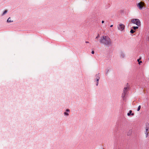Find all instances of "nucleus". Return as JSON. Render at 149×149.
<instances>
[{
	"label": "nucleus",
	"instance_id": "nucleus-1",
	"mask_svg": "<svg viewBox=\"0 0 149 149\" xmlns=\"http://www.w3.org/2000/svg\"><path fill=\"white\" fill-rule=\"evenodd\" d=\"M99 41L100 43L105 46H109L112 44L111 40L107 36H102L99 39Z\"/></svg>",
	"mask_w": 149,
	"mask_h": 149
},
{
	"label": "nucleus",
	"instance_id": "nucleus-2",
	"mask_svg": "<svg viewBox=\"0 0 149 149\" xmlns=\"http://www.w3.org/2000/svg\"><path fill=\"white\" fill-rule=\"evenodd\" d=\"M129 89V88L128 86L125 87L123 91V93L122 95V97L123 100H125V96L127 94V92Z\"/></svg>",
	"mask_w": 149,
	"mask_h": 149
},
{
	"label": "nucleus",
	"instance_id": "nucleus-3",
	"mask_svg": "<svg viewBox=\"0 0 149 149\" xmlns=\"http://www.w3.org/2000/svg\"><path fill=\"white\" fill-rule=\"evenodd\" d=\"M131 22L133 24H135L137 26H139L141 24V22L138 19H133L131 20Z\"/></svg>",
	"mask_w": 149,
	"mask_h": 149
},
{
	"label": "nucleus",
	"instance_id": "nucleus-4",
	"mask_svg": "<svg viewBox=\"0 0 149 149\" xmlns=\"http://www.w3.org/2000/svg\"><path fill=\"white\" fill-rule=\"evenodd\" d=\"M145 6V3L144 2L142 1L138 3L137 5V6L140 10L142 9Z\"/></svg>",
	"mask_w": 149,
	"mask_h": 149
},
{
	"label": "nucleus",
	"instance_id": "nucleus-5",
	"mask_svg": "<svg viewBox=\"0 0 149 149\" xmlns=\"http://www.w3.org/2000/svg\"><path fill=\"white\" fill-rule=\"evenodd\" d=\"M95 82L96 85L97 86L98 84L100 78L99 73L95 75Z\"/></svg>",
	"mask_w": 149,
	"mask_h": 149
},
{
	"label": "nucleus",
	"instance_id": "nucleus-6",
	"mask_svg": "<svg viewBox=\"0 0 149 149\" xmlns=\"http://www.w3.org/2000/svg\"><path fill=\"white\" fill-rule=\"evenodd\" d=\"M125 26L123 24H120L118 26V30L122 31L125 28Z\"/></svg>",
	"mask_w": 149,
	"mask_h": 149
},
{
	"label": "nucleus",
	"instance_id": "nucleus-7",
	"mask_svg": "<svg viewBox=\"0 0 149 149\" xmlns=\"http://www.w3.org/2000/svg\"><path fill=\"white\" fill-rule=\"evenodd\" d=\"M149 132V130H148L147 129H146V131L145 132V133L146 134V138L148 136Z\"/></svg>",
	"mask_w": 149,
	"mask_h": 149
},
{
	"label": "nucleus",
	"instance_id": "nucleus-8",
	"mask_svg": "<svg viewBox=\"0 0 149 149\" xmlns=\"http://www.w3.org/2000/svg\"><path fill=\"white\" fill-rule=\"evenodd\" d=\"M132 111L131 110H130L129 112L128 113H127V115L128 116H130L131 115L132 116H134V113H132Z\"/></svg>",
	"mask_w": 149,
	"mask_h": 149
},
{
	"label": "nucleus",
	"instance_id": "nucleus-9",
	"mask_svg": "<svg viewBox=\"0 0 149 149\" xmlns=\"http://www.w3.org/2000/svg\"><path fill=\"white\" fill-rule=\"evenodd\" d=\"M120 56L121 58H124L125 57V55L123 52H121L120 53Z\"/></svg>",
	"mask_w": 149,
	"mask_h": 149
},
{
	"label": "nucleus",
	"instance_id": "nucleus-10",
	"mask_svg": "<svg viewBox=\"0 0 149 149\" xmlns=\"http://www.w3.org/2000/svg\"><path fill=\"white\" fill-rule=\"evenodd\" d=\"M145 129L148 130L149 129V124L147 123L146 124V127H145Z\"/></svg>",
	"mask_w": 149,
	"mask_h": 149
},
{
	"label": "nucleus",
	"instance_id": "nucleus-11",
	"mask_svg": "<svg viewBox=\"0 0 149 149\" xmlns=\"http://www.w3.org/2000/svg\"><path fill=\"white\" fill-rule=\"evenodd\" d=\"M117 125L118 126V127H120V128H122V127H123V125H122L121 123H117Z\"/></svg>",
	"mask_w": 149,
	"mask_h": 149
},
{
	"label": "nucleus",
	"instance_id": "nucleus-12",
	"mask_svg": "<svg viewBox=\"0 0 149 149\" xmlns=\"http://www.w3.org/2000/svg\"><path fill=\"white\" fill-rule=\"evenodd\" d=\"M7 21L8 22H13V21H12L11 20V19L10 17H9Z\"/></svg>",
	"mask_w": 149,
	"mask_h": 149
},
{
	"label": "nucleus",
	"instance_id": "nucleus-13",
	"mask_svg": "<svg viewBox=\"0 0 149 149\" xmlns=\"http://www.w3.org/2000/svg\"><path fill=\"white\" fill-rule=\"evenodd\" d=\"M138 26H133L132 27V29H133L134 30H135L137 29H138Z\"/></svg>",
	"mask_w": 149,
	"mask_h": 149
},
{
	"label": "nucleus",
	"instance_id": "nucleus-14",
	"mask_svg": "<svg viewBox=\"0 0 149 149\" xmlns=\"http://www.w3.org/2000/svg\"><path fill=\"white\" fill-rule=\"evenodd\" d=\"M109 69H108V68H107L106 70V72H105V74H106V75H107L109 72Z\"/></svg>",
	"mask_w": 149,
	"mask_h": 149
},
{
	"label": "nucleus",
	"instance_id": "nucleus-15",
	"mask_svg": "<svg viewBox=\"0 0 149 149\" xmlns=\"http://www.w3.org/2000/svg\"><path fill=\"white\" fill-rule=\"evenodd\" d=\"M135 30H134V29H132L131 30H130V32L132 33H134L135 32Z\"/></svg>",
	"mask_w": 149,
	"mask_h": 149
},
{
	"label": "nucleus",
	"instance_id": "nucleus-16",
	"mask_svg": "<svg viewBox=\"0 0 149 149\" xmlns=\"http://www.w3.org/2000/svg\"><path fill=\"white\" fill-rule=\"evenodd\" d=\"M141 108V106L140 105L139 106V107H138V109H137V111H139L140 110Z\"/></svg>",
	"mask_w": 149,
	"mask_h": 149
},
{
	"label": "nucleus",
	"instance_id": "nucleus-17",
	"mask_svg": "<svg viewBox=\"0 0 149 149\" xmlns=\"http://www.w3.org/2000/svg\"><path fill=\"white\" fill-rule=\"evenodd\" d=\"M140 59H137V61L138 62H139V64L140 65V63H142V61H140Z\"/></svg>",
	"mask_w": 149,
	"mask_h": 149
},
{
	"label": "nucleus",
	"instance_id": "nucleus-18",
	"mask_svg": "<svg viewBox=\"0 0 149 149\" xmlns=\"http://www.w3.org/2000/svg\"><path fill=\"white\" fill-rule=\"evenodd\" d=\"M7 12V10H5L3 12V15H4V14H6Z\"/></svg>",
	"mask_w": 149,
	"mask_h": 149
},
{
	"label": "nucleus",
	"instance_id": "nucleus-19",
	"mask_svg": "<svg viewBox=\"0 0 149 149\" xmlns=\"http://www.w3.org/2000/svg\"><path fill=\"white\" fill-rule=\"evenodd\" d=\"M100 37V35L99 34H98L97 36L95 38V39H98Z\"/></svg>",
	"mask_w": 149,
	"mask_h": 149
},
{
	"label": "nucleus",
	"instance_id": "nucleus-20",
	"mask_svg": "<svg viewBox=\"0 0 149 149\" xmlns=\"http://www.w3.org/2000/svg\"><path fill=\"white\" fill-rule=\"evenodd\" d=\"M70 112V110L69 109H66V112Z\"/></svg>",
	"mask_w": 149,
	"mask_h": 149
},
{
	"label": "nucleus",
	"instance_id": "nucleus-21",
	"mask_svg": "<svg viewBox=\"0 0 149 149\" xmlns=\"http://www.w3.org/2000/svg\"><path fill=\"white\" fill-rule=\"evenodd\" d=\"M69 115V113L68 112H66V116H68Z\"/></svg>",
	"mask_w": 149,
	"mask_h": 149
},
{
	"label": "nucleus",
	"instance_id": "nucleus-22",
	"mask_svg": "<svg viewBox=\"0 0 149 149\" xmlns=\"http://www.w3.org/2000/svg\"><path fill=\"white\" fill-rule=\"evenodd\" d=\"M147 40L149 41V36L147 38Z\"/></svg>",
	"mask_w": 149,
	"mask_h": 149
},
{
	"label": "nucleus",
	"instance_id": "nucleus-23",
	"mask_svg": "<svg viewBox=\"0 0 149 149\" xmlns=\"http://www.w3.org/2000/svg\"><path fill=\"white\" fill-rule=\"evenodd\" d=\"M91 53L93 54H94V52L93 51H92L91 52Z\"/></svg>",
	"mask_w": 149,
	"mask_h": 149
},
{
	"label": "nucleus",
	"instance_id": "nucleus-24",
	"mask_svg": "<svg viewBox=\"0 0 149 149\" xmlns=\"http://www.w3.org/2000/svg\"><path fill=\"white\" fill-rule=\"evenodd\" d=\"M102 24H103L104 23V21L103 20L102 21Z\"/></svg>",
	"mask_w": 149,
	"mask_h": 149
},
{
	"label": "nucleus",
	"instance_id": "nucleus-25",
	"mask_svg": "<svg viewBox=\"0 0 149 149\" xmlns=\"http://www.w3.org/2000/svg\"><path fill=\"white\" fill-rule=\"evenodd\" d=\"M85 42L86 43H89L88 41H86Z\"/></svg>",
	"mask_w": 149,
	"mask_h": 149
},
{
	"label": "nucleus",
	"instance_id": "nucleus-26",
	"mask_svg": "<svg viewBox=\"0 0 149 149\" xmlns=\"http://www.w3.org/2000/svg\"><path fill=\"white\" fill-rule=\"evenodd\" d=\"M113 26V25H111L110 26V27H112V26Z\"/></svg>",
	"mask_w": 149,
	"mask_h": 149
},
{
	"label": "nucleus",
	"instance_id": "nucleus-27",
	"mask_svg": "<svg viewBox=\"0 0 149 149\" xmlns=\"http://www.w3.org/2000/svg\"><path fill=\"white\" fill-rule=\"evenodd\" d=\"M64 113L65 115V112H64Z\"/></svg>",
	"mask_w": 149,
	"mask_h": 149
},
{
	"label": "nucleus",
	"instance_id": "nucleus-28",
	"mask_svg": "<svg viewBox=\"0 0 149 149\" xmlns=\"http://www.w3.org/2000/svg\"><path fill=\"white\" fill-rule=\"evenodd\" d=\"M130 135V134H127L128 135Z\"/></svg>",
	"mask_w": 149,
	"mask_h": 149
}]
</instances>
